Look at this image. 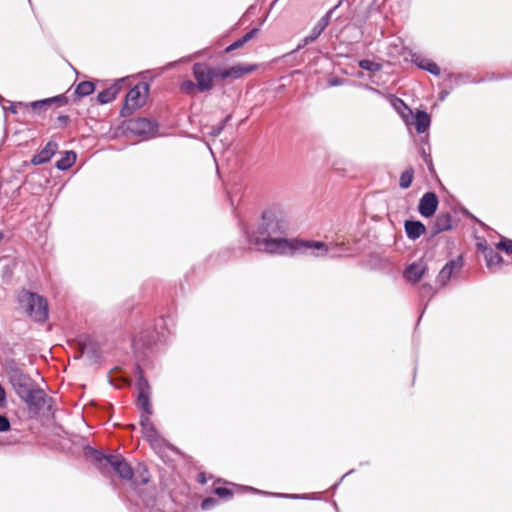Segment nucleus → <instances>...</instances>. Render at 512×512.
<instances>
[{
    "label": "nucleus",
    "mask_w": 512,
    "mask_h": 512,
    "mask_svg": "<svg viewBox=\"0 0 512 512\" xmlns=\"http://www.w3.org/2000/svg\"><path fill=\"white\" fill-rule=\"evenodd\" d=\"M242 229L249 243L258 251L269 254L300 252L315 257L325 256L328 253V246L324 242L286 238L289 225L284 212L280 209L265 210L255 231L250 232L247 227Z\"/></svg>",
    "instance_id": "1"
},
{
    "label": "nucleus",
    "mask_w": 512,
    "mask_h": 512,
    "mask_svg": "<svg viewBox=\"0 0 512 512\" xmlns=\"http://www.w3.org/2000/svg\"><path fill=\"white\" fill-rule=\"evenodd\" d=\"M174 326L172 316H161L155 320L154 327H143L132 338V348L135 353L145 355L154 346L166 341L171 334V327Z\"/></svg>",
    "instance_id": "2"
},
{
    "label": "nucleus",
    "mask_w": 512,
    "mask_h": 512,
    "mask_svg": "<svg viewBox=\"0 0 512 512\" xmlns=\"http://www.w3.org/2000/svg\"><path fill=\"white\" fill-rule=\"evenodd\" d=\"M19 304L35 322L43 323L48 319V303L43 296L23 290L19 295Z\"/></svg>",
    "instance_id": "3"
},
{
    "label": "nucleus",
    "mask_w": 512,
    "mask_h": 512,
    "mask_svg": "<svg viewBox=\"0 0 512 512\" xmlns=\"http://www.w3.org/2000/svg\"><path fill=\"white\" fill-rule=\"evenodd\" d=\"M149 94V84L140 82L132 87L126 94L120 114L123 117L131 115L139 109L145 102Z\"/></svg>",
    "instance_id": "4"
},
{
    "label": "nucleus",
    "mask_w": 512,
    "mask_h": 512,
    "mask_svg": "<svg viewBox=\"0 0 512 512\" xmlns=\"http://www.w3.org/2000/svg\"><path fill=\"white\" fill-rule=\"evenodd\" d=\"M7 375L9 383L19 398L38 386L36 381L17 365H10L7 368Z\"/></svg>",
    "instance_id": "5"
},
{
    "label": "nucleus",
    "mask_w": 512,
    "mask_h": 512,
    "mask_svg": "<svg viewBox=\"0 0 512 512\" xmlns=\"http://www.w3.org/2000/svg\"><path fill=\"white\" fill-rule=\"evenodd\" d=\"M108 465L124 480H131L134 485H145L149 481V472L143 469L139 477L133 479L134 473L131 466L121 455L109 454Z\"/></svg>",
    "instance_id": "6"
},
{
    "label": "nucleus",
    "mask_w": 512,
    "mask_h": 512,
    "mask_svg": "<svg viewBox=\"0 0 512 512\" xmlns=\"http://www.w3.org/2000/svg\"><path fill=\"white\" fill-rule=\"evenodd\" d=\"M137 372V407L142 410V414H153V408L150 400L151 387L148 380L145 378L143 370L140 365L135 366Z\"/></svg>",
    "instance_id": "7"
},
{
    "label": "nucleus",
    "mask_w": 512,
    "mask_h": 512,
    "mask_svg": "<svg viewBox=\"0 0 512 512\" xmlns=\"http://www.w3.org/2000/svg\"><path fill=\"white\" fill-rule=\"evenodd\" d=\"M219 68L208 66L206 63H195L192 73L198 84L199 92H207L213 88V80L219 78Z\"/></svg>",
    "instance_id": "8"
},
{
    "label": "nucleus",
    "mask_w": 512,
    "mask_h": 512,
    "mask_svg": "<svg viewBox=\"0 0 512 512\" xmlns=\"http://www.w3.org/2000/svg\"><path fill=\"white\" fill-rule=\"evenodd\" d=\"M20 400L27 405L29 410L40 412L44 409L48 401H52V398L48 397L42 388L36 386L34 389L20 397Z\"/></svg>",
    "instance_id": "9"
},
{
    "label": "nucleus",
    "mask_w": 512,
    "mask_h": 512,
    "mask_svg": "<svg viewBox=\"0 0 512 512\" xmlns=\"http://www.w3.org/2000/svg\"><path fill=\"white\" fill-rule=\"evenodd\" d=\"M464 265L463 257L458 256L454 259H450L440 270L436 277V283L440 287H446L450 279L457 273L460 272Z\"/></svg>",
    "instance_id": "10"
},
{
    "label": "nucleus",
    "mask_w": 512,
    "mask_h": 512,
    "mask_svg": "<svg viewBox=\"0 0 512 512\" xmlns=\"http://www.w3.org/2000/svg\"><path fill=\"white\" fill-rule=\"evenodd\" d=\"M340 5H341V1H339V3L337 5H335L333 8L328 10L326 12V14L318 20V22L312 28L310 34L303 39V43L298 45V47H297L298 49H301L305 45H308V44L314 42L322 34V32L329 25L333 13Z\"/></svg>",
    "instance_id": "11"
},
{
    "label": "nucleus",
    "mask_w": 512,
    "mask_h": 512,
    "mask_svg": "<svg viewBox=\"0 0 512 512\" xmlns=\"http://www.w3.org/2000/svg\"><path fill=\"white\" fill-rule=\"evenodd\" d=\"M127 129L135 135L150 136L156 133L157 124L147 118H135L127 122Z\"/></svg>",
    "instance_id": "12"
},
{
    "label": "nucleus",
    "mask_w": 512,
    "mask_h": 512,
    "mask_svg": "<svg viewBox=\"0 0 512 512\" xmlns=\"http://www.w3.org/2000/svg\"><path fill=\"white\" fill-rule=\"evenodd\" d=\"M439 200L435 192L429 191L422 195L418 203V212L424 218L434 216L438 209Z\"/></svg>",
    "instance_id": "13"
},
{
    "label": "nucleus",
    "mask_w": 512,
    "mask_h": 512,
    "mask_svg": "<svg viewBox=\"0 0 512 512\" xmlns=\"http://www.w3.org/2000/svg\"><path fill=\"white\" fill-rule=\"evenodd\" d=\"M257 66L255 64H237L229 68L220 69L218 72L219 79H239L243 75L253 72Z\"/></svg>",
    "instance_id": "14"
},
{
    "label": "nucleus",
    "mask_w": 512,
    "mask_h": 512,
    "mask_svg": "<svg viewBox=\"0 0 512 512\" xmlns=\"http://www.w3.org/2000/svg\"><path fill=\"white\" fill-rule=\"evenodd\" d=\"M452 229V216L449 212L439 213L428 229L429 239L436 237L441 232Z\"/></svg>",
    "instance_id": "15"
},
{
    "label": "nucleus",
    "mask_w": 512,
    "mask_h": 512,
    "mask_svg": "<svg viewBox=\"0 0 512 512\" xmlns=\"http://www.w3.org/2000/svg\"><path fill=\"white\" fill-rule=\"evenodd\" d=\"M151 415L141 414L140 416V425L142 428V433L144 437L150 442L152 446H157L160 444L162 439L158 435V432L150 419Z\"/></svg>",
    "instance_id": "16"
},
{
    "label": "nucleus",
    "mask_w": 512,
    "mask_h": 512,
    "mask_svg": "<svg viewBox=\"0 0 512 512\" xmlns=\"http://www.w3.org/2000/svg\"><path fill=\"white\" fill-rule=\"evenodd\" d=\"M427 271V264L419 260L409 264L404 271V278L407 282L418 283Z\"/></svg>",
    "instance_id": "17"
},
{
    "label": "nucleus",
    "mask_w": 512,
    "mask_h": 512,
    "mask_svg": "<svg viewBox=\"0 0 512 512\" xmlns=\"http://www.w3.org/2000/svg\"><path fill=\"white\" fill-rule=\"evenodd\" d=\"M411 62L419 69L427 71L434 76H439L441 73V69L436 62L418 53H413L411 55Z\"/></svg>",
    "instance_id": "18"
},
{
    "label": "nucleus",
    "mask_w": 512,
    "mask_h": 512,
    "mask_svg": "<svg viewBox=\"0 0 512 512\" xmlns=\"http://www.w3.org/2000/svg\"><path fill=\"white\" fill-rule=\"evenodd\" d=\"M57 150L58 144L53 140L49 141L39 153L32 157L31 164L37 166L49 162L56 154Z\"/></svg>",
    "instance_id": "19"
},
{
    "label": "nucleus",
    "mask_w": 512,
    "mask_h": 512,
    "mask_svg": "<svg viewBox=\"0 0 512 512\" xmlns=\"http://www.w3.org/2000/svg\"><path fill=\"white\" fill-rule=\"evenodd\" d=\"M404 230L408 239L415 241L419 239L424 233H426V226L419 220H405Z\"/></svg>",
    "instance_id": "20"
},
{
    "label": "nucleus",
    "mask_w": 512,
    "mask_h": 512,
    "mask_svg": "<svg viewBox=\"0 0 512 512\" xmlns=\"http://www.w3.org/2000/svg\"><path fill=\"white\" fill-rule=\"evenodd\" d=\"M123 81L124 79L117 80L110 87L100 91L97 94L98 103L103 105L113 101L120 92Z\"/></svg>",
    "instance_id": "21"
},
{
    "label": "nucleus",
    "mask_w": 512,
    "mask_h": 512,
    "mask_svg": "<svg viewBox=\"0 0 512 512\" xmlns=\"http://www.w3.org/2000/svg\"><path fill=\"white\" fill-rule=\"evenodd\" d=\"M446 79L449 81V88L452 90L455 87L465 85L468 83L478 84L481 83V80H477L476 78H472L468 73H452L449 72L446 74Z\"/></svg>",
    "instance_id": "22"
},
{
    "label": "nucleus",
    "mask_w": 512,
    "mask_h": 512,
    "mask_svg": "<svg viewBox=\"0 0 512 512\" xmlns=\"http://www.w3.org/2000/svg\"><path fill=\"white\" fill-rule=\"evenodd\" d=\"M413 124L418 134L425 133L431 124L430 115L424 110H417L413 117Z\"/></svg>",
    "instance_id": "23"
},
{
    "label": "nucleus",
    "mask_w": 512,
    "mask_h": 512,
    "mask_svg": "<svg viewBox=\"0 0 512 512\" xmlns=\"http://www.w3.org/2000/svg\"><path fill=\"white\" fill-rule=\"evenodd\" d=\"M484 259L488 269L499 267L503 264L502 256L493 248H484Z\"/></svg>",
    "instance_id": "24"
},
{
    "label": "nucleus",
    "mask_w": 512,
    "mask_h": 512,
    "mask_svg": "<svg viewBox=\"0 0 512 512\" xmlns=\"http://www.w3.org/2000/svg\"><path fill=\"white\" fill-rule=\"evenodd\" d=\"M437 294V290L429 283H424L421 285L419 290V296L423 300L427 298V302L423 305L419 320L423 316L426 308L428 307V302Z\"/></svg>",
    "instance_id": "25"
},
{
    "label": "nucleus",
    "mask_w": 512,
    "mask_h": 512,
    "mask_svg": "<svg viewBox=\"0 0 512 512\" xmlns=\"http://www.w3.org/2000/svg\"><path fill=\"white\" fill-rule=\"evenodd\" d=\"M76 161V153L74 151H65L61 158L56 161L55 167L58 170H68Z\"/></svg>",
    "instance_id": "26"
},
{
    "label": "nucleus",
    "mask_w": 512,
    "mask_h": 512,
    "mask_svg": "<svg viewBox=\"0 0 512 512\" xmlns=\"http://www.w3.org/2000/svg\"><path fill=\"white\" fill-rule=\"evenodd\" d=\"M95 90V85L91 81H82L77 84L74 90V95L77 98L91 95Z\"/></svg>",
    "instance_id": "27"
},
{
    "label": "nucleus",
    "mask_w": 512,
    "mask_h": 512,
    "mask_svg": "<svg viewBox=\"0 0 512 512\" xmlns=\"http://www.w3.org/2000/svg\"><path fill=\"white\" fill-rule=\"evenodd\" d=\"M85 455L87 457H90L96 464L101 465V464L105 463L106 465H108L109 455H105L103 452H101L95 448H92L90 446L86 447Z\"/></svg>",
    "instance_id": "28"
},
{
    "label": "nucleus",
    "mask_w": 512,
    "mask_h": 512,
    "mask_svg": "<svg viewBox=\"0 0 512 512\" xmlns=\"http://www.w3.org/2000/svg\"><path fill=\"white\" fill-rule=\"evenodd\" d=\"M245 489L247 490H250L254 493H259V494H267V495H272V496H276V497H280V498H290V499H314L313 497H310V495L308 494H285V493H267V492H263L261 490H258L256 488H253V487H249V486H246Z\"/></svg>",
    "instance_id": "29"
},
{
    "label": "nucleus",
    "mask_w": 512,
    "mask_h": 512,
    "mask_svg": "<svg viewBox=\"0 0 512 512\" xmlns=\"http://www.w3.org/2000/svg\"><path fill=\"white\" fill-rule=\"evenodd\" d=\"M67 102H68V99H67V97L64 94H60V95H57V96H54V97L37 100V103H39L41 106H43L44 110L49 108L54 103H57V104H60V105H65V104H67Z\"/></svg>",
    "instance_id": "30"
},
{
    "label": "nucleus",
    "mask_w": 512,
    "mask_h": 512,
    "mask_svg": "<svg viewBox=\"0 0 512 512\" xmlns=\"http://www.w3.org/2000/svg\"><path fill=\"white\" fill-rule=\"evenodd\" d=\"M413 178H414V169L412 167H408L400 175V179H399L400 188H402V189L409 188L412 184Z\"/></svg>",
    "instance_id": "31"
},
{
    "label": "nucleus",
    "mask_w": 512,
    "mask_h": 512,
    "mask_svg": "<svg viewBox=\"0 0 512 512\" xmlns=\"http://www.w3.org/2000/svg\"><path fill=\"white\" fill-rule=\"evenodd\" d=\"M16 266L17 263L15 260H12L10 263H7L3 266L1 271V277L5 283H8L11 280Z\"/></svg>",
    "instance_id": "32"
},
{
    "label": "nucleus",
    "mask_w": 512,
    "mask_h": 512,
    "mask_svg": "<svg viewBox=\"0 0 512 512\" xmlns=\"http://www.w3.org/2000/svg\"><path fill=\"white\" fill-rule=\"evenodd\" d=\"M358 65L361 69L369 71V72H378L381 70L382 66L381 64L369 60V59H362L358 62Z\"/></svg>",
    "instance_id": "33"
},
{
    "label": "nucleus",
    "mask_w": 512,
    "mask_h": 512,
    "mask_svg": "<svg viewBox=\"0 0 512 512\" xmlns=\"http://www.w3.org/2000/svg\"><path fill=\"white\" fill-rule=\"evenodd\" d=\"M391 103L393 107L401 114L402 117H405V112L409 114L412 113L411 109L405 104V102L398 97L394 96L391 100Z\"/></svg>",
    "instance_id": "34"
},
{
    "label": "nucleus",
    "mask_w": 512,
    "mask_h": 512,
    "mask_svg": "<svg viewBox=\"0 0 512 512\" xmlns=\"http://www.w3.org/2000/svg\"><path fill=\"white\" fill-rule=\"evenodd\" d=\"M180 89L186 94H193L195 90H198V84L192 80H186L182 82Z\"/></svg>",
    "instance_id": "35"
},
{
    "label": "nucleus",
    "mask_w": 512,
    "mask_h": 512,
    "mask_svg": "<svg viewBox=\"0 0 512 512\" xmlns=\"http://www.w3.org/2000/svg\"><path fill=\"white\" fill-rule=\"evenodd\" d=\"M496 248L505 252L508 255L512 254V240L503 238L496 244Z\"/></svg>",
    "instance_id": "36"
},
{
    "label": "nucleus",
    "mask_w": 512,
    "mask_h": 512,
    "mask_svg": "<svg viewBox=\"0 0 512 512\" xmlns=\"http://www.w3.org/2000/svg\"><path fill=\"white\" fill-rule=\"evenodd\" d=\"M347 82H348L347 79L341 78V77H336V76L329 77L327 80V84L329 87L342 86V85H345Z\"/></svg>",
    "instance_id": "37"
},
{
    "label": "nucleus",
    "mask_w": 512,
    "mask_h": 512,
    "mask_svg": "<svg viewBox=\"0 0 512 512\" xmlns=\"http://www.w3.org/2000/svg\"><path fill=\"white\" fill-rule=\"evenodd\" d=\"M214 492L220 498L229 499L233 496L232 491L226 487H217L215 488Z\"/></svg>",
    "instance_id": "38"
},
{
    "label": "nucleus",
    "mask_w": 512,
    "mask_h": 512,
    "mask_svg": "<svg viewBox=\"0 0 512 512\" xmlns=\"http://www.w3.org/2000/svg\"><path fill=\"white\" fill-rule=\"evenodd\" d=\"M353 86L355 87H358V88H361V89H365L367 91H370L372 93H375L377 95H382V92L380 90H378L377 88H374L368 84H365V83H362V82H356V81H353L351 83Z\"/></svg>",
    "instance_id": "39"
},
{
    "label": "nucleus",
    "mask_w": 512,
    "mask_h": 512,
    "mask_svg": "<svg viewBox=\"0 0 512 512\" xmlns=\"http://www.w3.org/2000/svg\"><path fill=\"white\" fill-rule=\"evenodd\" d=\"M10 428L11 423L9 418L4 414H0V432H7Z\"/></svg>",
    "instance_id": "40"
},
{
    "label": "nucleus",
    "mask_w": 512,
    "mask_h": 512,
    "mask_svg": "<svg viewBox=\"0 0 512 512\" xmlns=\"http://www.w3.org/2000/svg\"><path fill=\"white\" fill-rule=\"evenodd\" d=\"M218 503V500L213 497H207L202 500L201 502V508L203 510H209L213 508Z\"/></svg>",
    "instance_id": "41"
},
{
    "label": "nucleus",
    "mask_w": 512,
    "mask_h": 512,
    "mask_svg": "<svg viewBox=\"0 0 512 512\" xmlns=\"http://www.w3.org/2000/svg\"><path fill=\"white\" fill-rule=\"evenodd\" d=\"M25 108L26 109L30 108L32 110V112H34L36 114H40L44 110V107L41 106L39 103H37V100L29 102V103H25Z\"/></svg>",
    "instance_id": "42"
},
{
    "label": "nucleus",
    "mask_w": 512,
    "mask_h": 512,
    "mask_svg": "<svg viewBox=\"0 0 512 512\" xmlns=\"http://www.w3.org/2000/svg\"><path fill=\"white\" fill-rule=\"evenodd\" d=\"M508 77H509L508 75H504V74L500 75V74L491 73V74H486L485 77L480 78L479 80H481V82H484V81H492V80H502V79H505Z\"/></svg>",
    "instance_id": "43"
},
{
    "label": "nucleus",
    "mask_w": 512,
    "mask_h": 512,
    "mask_svg": "<svg viewBox=\"0 0 512 512\" xmlns=\"http://www.w3.org/2000/svg\"><path fill=\"white\" fill-rule=\"evenodd\" d=\"M224 128H225L224 124L219 123V124H217L215 126H212L210 131L208 132V134L210 136H212V137H217V136H219L222 133Z\"/></svg>",
    "instance_id": "44"
},
{
    "label": "nucleus",
    "mask_w": 512,
    "mask_h": 512,
    "mask_svg": "<svg viewBox=\"0 0 512 512\" xmlns=\"http://www.w3.org/2000/svg\"><path fill=\"white\" fill-rule=\"evenodd\" d=\"M245 43L243 42L242 38L237 39L233 43H231L229 46L226 47L225 52L229 53L232 52L240 47H242Z\"/></svg>",
    "instance_id": "45"
},
{
    "label": "nucleus",
    "mask_w": 512,
    "mask_h": 512,
    "mask_svg": "<svg viewBox=\"0 0 512 512\" xmlns=\"http://www.w3.org/2000/svg\"><path fill=\"white\" fill-rule=\"evenodd\" d=\"M259 32V29L258 28H253L251 29L249 32H247L246 34H244L241 38L243 40V42L246 44L247 42H249L251 39H253L256 34Z\"/></svg>",
    "instance_id": "46"
},
{
    "label": "nucleus",
    "mask_w": 512,
    "mask_h": 512,
    "mask_svg": "<svg viewBox=\"0 0 512 512\" xmlns=\"http://www.w3.org/2000/svg\"><path fill=\"white\" fill-rule=\"evenodd\" d=\"M70 117L68 115H59L57 117L58 127L64 128L68 125Z\"/></svg>",
    "instance_id": "47"
},
{
    "label": "nucleus",
    "mask_w": 512,
    "mask_h": 512,
    "mask_svg": "<svg viewBox=\"0 0 512 512\" xmlns=\"http://www.w3.org/2000/svg\"><path fill=\"white\" fill-rule=\"evenodd\" d=\"M7 406V398L6 391L2 384L0 383V408H5Z\"/></svg>",
    "instance_id": "48"
},
{
    "label": "nucleus",
    "mask_w": 512,
    "mask_h": 512,
    "mask_svg": "<svg viewBox=\"0 0 512 512\" xmlns=\"http://www.w3.org/2000/svg\"><path fill=\"white\" fill-rule=\"evenodd\" d=\"M18 107H24L25 108V102H14V103H11L10 106L7 108V110L9 112H11L12 114H16L17 113V109Z\"/></svg>",
    "instance_id": "49"
},
{
    "label": "nucleus",
    "mask_w": 512,
    "mask_h": 512,
    "mask_svg": "<svg viewBox=\"0 0 512 512\" xmlns=\"http://www.w3.org/2000/svg\"><path fill=\"white\" fill-rule=\"evenodd\" d=\"M82 354L88 356L89 358L98 357L96 351L92 348L84 347L82 350Z\"/></svg>",
    "instance_id": "50"
},
{
    "label": "nucleus",
    "mask_w": 512,
    "mask_h": 512,
    "mask_svg": "<svg viewBox=\"0 0 512 512\" xmlns=\"http://www.w3.org/2000/svg\"><path fill=\"white\" fill-rule=\"evenodd\" d=\"M484 248H491V247L487 245L486 241H481V242L477 243V249L479 251H481L483 255H484Z\"/></svg>",
    "instance_id": "51"
},
{
    "label": "nucleus",
    "mask_w": 512,
    "mask_h": 512,
    "mask_svg": "<svg viewBox=\"0 0 512 512\" xmlns=\"http://www.w3.org/2000/svg\"><path fill=\"white\" fill-rule=\"evenodd\" d=\"M449 93H450V90H442L439 93V100L444 101L446 99V97L449 95Z\"/></svg>",
    "instance_id": "52"
},
{
    "label": "nucleus",
    "mask_w": 512,
    "mask_h": 512,
    "mask_svg": "<svg viewBox=\"0 0 512 512\" xmlns=\"http://www.w3.org/2000/svg\"><path fill=\"white\" fill-rule=\"evenodd\" d=\"M232 119V114H228L220 123L224 124V127L226 124Z\"/></svg>",
    "instance_id": "53"
},
{
    "label": "nucleus",
    "mask_w": 512,
    "mask_h": 512,
    "mask_svg": "<svg viewBox=\"0 0 512 512\" xmlns=\"http://www.w3.org/2000/svg\"><path fill=\"white\" fill-rule=\"evenodd\" d=\"M198 482H200L201 484H205L206 483V479H205V476L203 473H200L198 475Z\"/></svg>",
    "instance_id": "54"
},
{
    "label": "nucleus",
    "mask_w": 512,
    "mask_h": 512,
    "mask_svg": "<svg viewBox=\"0 0 512 512\" xmlns=\"http://www.w3.org/2000/svg\"><path fill=\"white\" fill-rule=\"evenodd\" d=\"M422 155H423V157H424V159H425V161H426V162H428V160L430 161V156H429V155H426V153H425V151H424V150H423V152H422Z\"/></svg>",
    "instance_id": "55"
},
{
    "label": "nucleus",
    "mask_w": 512,
    "mask_h": 512,
    "mask_svg": "<svg viewBox=\"0 0 512 512\" xmlns=\"http://www.w3.org/2000/svg\"><path fill=\"white\" fill-rule=\"evenodd\" d=\"M353 472H354V470H350V471H348L346 474H344V475L342 476V478H341V480H340V481H342V480H343V478H345L347 475H349V474H351V473H353Z\"/></svg>",
    "instance_id": "56"
},
{
    "label": "nucleus",
    "mask_w": 512,
    "mask_h": 512,
    "mask_svg": "<svg viewBox=\"0 0 512 512\" xmlns=\"http://www.w3.org/2000/svg\"><path fill=\"white\" fill-rule=\"evenodd\" d=\"M4 238V233L0 230V242L3 240Z\"/></svg>",
    "instance_id": "57"
},
{
    "label": "nucleus",
    "mask_w": 512,
    "mask_h": 512,
    "mask_svg": "<svg viewBox=\"0 0 512 512\" xmlns=\"http://www.w3.org/2000/svg\"><path fill=\"white\" fill-rule=\"evenodd\" d=\"M339 484H340V482L335 483V484H334V486H333V488H334V489H335V488H337V487L339 486Z\"/></svg>",
    "instance_id": "58"
},
{
    "label": "nucleus",
    "mask_w": 512,
    "mask_h": 512,
    "mask_svg": "<svg viewBox=\"0 0 512 512\" xmlns=\"http://www.w3.org/2000/svg\"><path fill=\"white\" fill-rule=\"evenodd\" d=\"M7 258H8L7 256H3L0 258V261L6 260Z\"/></svg>",
    "instance_id": "59"
},
{
    "label": "nucleus",
    "mask_w": 512,
    "mask_h": 512,
    "mask_svg": "<svg viewBox=\"0 0 512 512\" xmlns=\"http://www.w3.org/2000/svg\"><path fill=\"white\" fill-rule=\"evenodd\" d=\"M477 221H478V223H479L481 226H484V223H483V222H481V221H479V220H477Z\"/></svg>",
    "instance_id": "60"
}]
</instances>
